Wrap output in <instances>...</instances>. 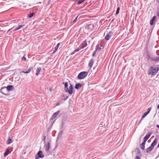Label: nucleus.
I'll return each instance as SVG.
<instances>
[{
    "label": "nucleus",
    "mask_w": 159,
    "mask_h": 159,
    "mask_svg": "<svg viewBox=\"0 0 159 159\" xmlns=\"http://www.w3.org/2000/svg\"><path fill=\"white\" fill-rule=\"evenodd\" d=\"M62 131H61L59 133L58 135L61 136L62 135Z\"/></svg>",
    "instance_id": "nucleus-42"
},
{
    "label": "nucleus",
    "mask_w": 159,
    "mask_h": 159,
    "mask_svg": "<svg viewBox=\"0 0 159 159\" xmlns=\"http://www.w3.org/2000/svg\"><path fill=\"white\" fill-rule=\"evenodd\" d=\"M44 157V155L42 151H39L37 153L35 156V159H38L39 158H43Z\"/></svg>",
    "instance_id": "nucleus-5"
},
{
    "label": "nucleus",
    "mask_w": 159,
    "mask_h": 159,
    "mask_svg": "<svg viewBox=\"0 0 159 159\" xmlns=\"http://www.w3.org/2000/svg\"><path fill=\"white\" fill-rule=\"evenodd\" d=\"M45 151L46 152H48L50 148V143L48 142L47 144L45 145Z\"/></svg>",
    "instance_id": "nucleus-15"
},
{
    "label": "nucleus",
    "mask_w": 159,
    "mask_h": 159,
    "mask_svg": "<svg viewBox=\"0 0 159 159\" xmlns=\"http://www.w3.org/2000/svg\"><path fill=\"white\" fill-rule=\"evenodd\" d=\"M60 45V43H58L56 46L54 48V50L53 51V52H52L53 54H54L57 50L59 47V45Z\"/></svg>",
    "instance_id": "nucleus-19"
},
{
    "label": "nucleus",
    "mask_w": 159,
    "mask_h": 159,
    "mask_svg": "<svg viewBox=\"0 0 159 159\" xmlns=\"http://www.w3.org/2000/svg\"><path fill=\"white\" fill-rule=\"evenodd\" d=\"M80 48H77L75 50L72 52L70 53V55H72L74 54L76 52L79 51L80 50Z\"/></svg>",
    "instance_id": "nucleus-23"
},
{
    "label": "nucleus",
    "mask_w": 159,
    "mask_h": 159,
    "mask_svg": "<svg viewBox=\"0 0 159 159\" xmlns=\"http://www.w3.org/2000/svg\"><path fill=\"white\" fill-rule=\"evenodd\" d=\"M85 1V0H79L77 3V5H79Z\"/></svg>",
    "instance_id": "nucleus-27"
},
{
    "label": "nucleus",
    "mask_w": 159,
    "mask_h": 159,
    "mask_svg": "<svg viewBox=\"0 0 159 159\" xmlns=\"http://www.w3.org/2000/svg\"><path fill=\"white\" fill-rule=\"evenodd\" d=\"M157 1L158 0H157Z\"/></svg>",
    "instance_id": "nucleus-52"
},
{
    "label": "nucleus",
    "mask_w": 159,
    "mask_h": 159,
    "mask_svg": "<svg viewBox=\"0 0 159 159\" xmlns=\"http://www.w3.org/2000/svg\"><path fill=\"white\" fill-rule=\"evenodd\" d=\"M96 51H94L93 52V53H92V56H94L96 54Z\"/></svg>",
    "instance_id": "nucleus-38"
},
{
    "label": "nucleus",
    "mask_w": 159,
    "mask_h": 159,
    "mask_svg": "<svg viewBox=\"0 0 159 159\" xmlns=\"http://www.w3.org/2000/svg\"><path fill=\"white\" fill-rule=\"evenodd\" d=\"M93 64V62L92 59H91L89 61V66L90 67V68L92 67Z\"/></svg>",
    "instance_id": "nucleus-22"
},
{
    "label": "nucleus",
    "mask_w": 159,
    "mask_h": 159,
    "mask_svg": "<svg viewBox=\"0 0 159 159\" xmlns=\"http://www.w3.org/2000/svg\"><path fill=\"white\" fill-rule=\"evenodd\" d=\"M135 151L137 152L136 153L137 155L142 156L141 153L140 152L139 149L138 148H136Z\"/></svg>",
    "instance_id": "nucleus-17"
},
{
    "label": "nucleus",
    "mask_w": 159,
    "mask_h": 159,
    "mask_svg": "<svg viewBox=\"0 0 159 159\" xmlns=\"http://www.w3.org/2000/svg\"><path fill=\"white\" fill-rule=\"evenodd\" d=\"M45 139H46V136H44L43 138V142L44 143H45Z\"/></svg>",
    "instance_id": "nucleus-35"
},
{
    "label": "nucleus",
    "mask_w": 159,
    "mask_h": 159,
    "mask_svg": "<svg viewBox=\"0 0 159 159\" xmlns=\"http://www.w3.org/2000/svg\"><path fill=\"white\" fill-rule=\"evenodd\" d=\"M9 149H7L6 151L4 153V155L5 156H7V155H8V154H9Z\"/></svg>",
    "instance_id": "nucleus-25"
},
{
    "label": "nucleus",
    "mask_w": 159,
    "mask_h": 159,
    "mask_svg": "<svg viewBox=\"0 0 159 159\" xmlns=\"http://www.w3.org/2000/svg\"><path fill=\"white\" fill-rule=\"evenodd\" d=\"M157 15L158 16H159V8H158L157 11Z\"/></svg>",
    "instance_id": "nucleus-39"
},
{
    "label": "nucleus",
    "mask_w": 159,
    "mask_h": 159,
    "mask_svg": "<svg viewBox=\"0 0 159 159\" xmlns=\"http://www.w3.org/2000/svg\"><path fill=\"white\" fill-rule=\"evenodd\" d=\"M63 84L64 85L65 92L68 93L70 95L72 94L73 92V89L72 85L70 84V85L68 89V84L67 82L63 83Z\"/></svg>",
    "instance_id": "nucleus-2"
},
{
    "label": "nucleus",
    "mask_w": 159,
    "mask_h": 159,
    "mask_svg": "<svg viewBox=\"0 0 159 159\" xmlns=\"http://www.w3.org/2000/svg\"><path fill=\"white\" fill-rule=\"evenodd\" d=\"M82 85L80 83H78L75 84V88L77 90L79 89L82 86Z\"/></svg>",
    "instance_id": "nucleus-12"
},
{
    "label": "nucleus",
    "mask_w": 159,
    "mask_h": 159,
    "mask_svg": "<svg viewBox=\"0 0 159 159\" xmlns=\"http://www.w3.org/2000/svg\"><path fill=\"white\" fill-rule=\"evenodd\" d=\"M113 33L111 31H109L107 33L105 37V39L107 40H108L112 36Z\"/></svg>",
    "instance_id": "nucleus-6"
},
{
    "label": "nucleus",
    "mask_w": 159,
    "mask_h": 159,
    "mask_svg": "<svg viewBox=\"0 0 159 159\" xmlns=\"http://www.w3.org/2000/svg\"><path fill=\"white\" fill-rule=\"evenodd\" d=\"M159 138L157 136L156 137L154 140L153 142L152 143L150 147L152 148L153 149L154 148V146L156 145L158 140Z\"/></svg>",
    "instance_id": "nucleus-7"
},
{
    "label": "nucleus",
    "mask_w": 159,
    "mask_h": 159,
    "mask_svg": "<svg viewBox=\"0 0 159 159\" xmlns=\"http://www.w3.org/2000/svg\"><path fill=\"white\" fill-rule=\"evenodd\" d=\"M12 142V138H9L7 141V144H10Z\"/></svg>",
    "instance_id": "nucleus-21"
},
{
    "label": "nucleus",
    "mask_w": 159,
    "mask_h": 159,
    "mask_svg": "<svg viewBox=\"0 0 159 159\" xmlns=\"http://www.w3.org/2000/svg\"><path fill=\"white\" fill-rule=\"evenodd\" d=\"M156 127H157V128H158L159 129V125H156Z\"/></svg>",
    "instance_id": "nucleus-47"
},
{
    "label": "nucleus",
    "mask_w": 159,
    "mask_h": 159,
    "mask_svg": "<svg viewBox=\"0 0 159 159\" xmlns=\"http://www.w3.org/2000/svg\"><path fill=\"white\" fill-rule=\"evenodd\" d=\"M142 120V119H141V120L139 121V124L141 123Z\"/></svg>",
    "instance_id": "nucleus-50"
},
{
    "label": "nucleus",
    "mask_w": 159,
    "mask_h": 159,
    "mask_svg": "<svg viewBox=\"0 0 159 159\" xmlns=\"http://www.w3.org/2000/svg\"><path fill=\"white\" fill-rule=\"evenodd\" d=\"M32 69V67H30L28 68L27 69H25L22 71V72L24 73H30L31 69Z\"/></svg>",
    "instance_id": "nucleus-9"
},
{
    "label": "nucleus",
    "mask_w": 159,
    "mask_h": 159,
    "mask_svg": "<svg viewBox=\"0 0 159 159\" xmlns=\"http://www.w3.org/2000/svg\"><path fill=\"white\" fill-rule=\"evenodd\" d=\"M60 112V111H58L54 113L52 116L51 119H53L56 117Z\"/></svg>",
    "instance_id": "nucleus-13"
},
{
    "label": "nucleus",
    "mask_w": 159,
    "mask_h": 159,
    "mask_svg": "<svg viewBox=\"0 0 159 159\" xmlns=\"http://www.w3.org/2000/svg\"><path fill=\"white\" fill-rule=\"evenodd\" d=\"M6 91H7L6 89V87L2 88L0 89V92L1 93L5 95H7V94H6L5 93Z\"/></svg>",
    "instance_id": "nucleus-11"
},
{
    "label": "nucleus",
    "mask_w": 159,
    "mask_h": 159,
    "mask_svg": "<svg viewBox=\"0 0 159 159\" xmlns=\"http://www.w3.org/2000/svg\"><path fill=\"white\" fill-rule=\"evenodd\" d=\"M87 46V43L86 40L84 41L83 43L80 45L79 48L80 49H83Z\"/></svg>",
    "instance_id": "nucleus-8"
},
{
    "label": "nucleus",
    "mask_w": 159,
    "mask_h": 159,
    "mask_svg": "<svg viewBox=\"0 0 159 159\" xmlns=\"http://www.w3.org/2000/svg\"><path fill=\"white\" fill-rule=\"evenodd\" d=\"M24 25H19L18 26L16 27V28L15 30V31H16V30H19V29L21 28V27H23Z\"/></svg>",
    "instance_id": "nucleus-26"
},
{
    "label": "nucleus",
    "mask_w": 159,
    "mask_h": 159,
    "mask_svg": "<svg viewBox=\"0 0 159 159\" xmlns=\"http://www.w3.org/2000/svg\"><path fill=\"white\" fill-rule=\"evenodd\" d=\"M153 149L150 146L146 149V152L148 153L151 152Z\"/></svg>",
    "instance_id": "nucleus-20"
},
{
    "label": "nucleus",
    "mask_w": 159,
    "mask_h": 159,
    "mask_svg": "<svg viewBox=\"0 0 159 159\" xmlns=\"http://www.w3.org/2000/svg\"><path fill=\"white\" fill-rule=\"evenodd\" d=\"M6 88L7 89V90L8 91L13 90L14 89V86L11 85L7 86L6 87Z\"/></svg>",
    "instance_id": "nucleus-10"
},
{
    "label": "nucleus",
    "mask_w": 159,
    "mask_h": 159,
    "mask_svg": "<svg viewBox=\"0 0 159 159\" xmlns=\"http://www.w3.org/2000/svg\"><path fill=\"white\" fill-rule=\"evenodd\" d=\"M78 16H77L76 18H75L73 20V21L72 22H75L76 20L77 19V18L78 17Z\"/></svg>",
    "instance_id": "nucleus-41"
},
{
    "label": "nucleus",
    "mask_w": 159,
    "mask_h": 159,
    "mask_svg": "<svg viewBox=\"0 0 159 159\" xmlns=\"http://www.w3.org/2000/svg\"><path fill=\"white\" fill-rule=\"evenodd\" d=\"M52 90V89L51 88H49V91H51Z\"/></svg>",
    "instance_id": "nucleus-48"
},
{
    "label": "nucleus",
    "mask_w": 159,
    "mask_h": 159,
    "mask_svg": "<svg viewBox=\"0 0 159 159\" xmlns=\"http://www.w3.org/2000/svg\"><path fill=\"white\" fill-rule=\"evenodd\" d=\"M120 10V8L119 7H117V9H116V15H117L119 13Z\"/></svg>",
    "instance_id": "nucleus-30"
},
{
    "label": "nucleus",
    "mask_w": 159,
    "mask_h": 159,
    "mask_svg": "<svg viewBox=\"0 0 159 159\" xmlns=\"http://www.w3.org/2000/svg\"><path fill=\"white\" fill-rule=\"evenodd\" d=\"M60 103H61L60 102L57 103L56 104V106H58L60 105L61 104Z\"/></svg>",
    "instance_id": "nucleus-43"
},
{
    "label": "nucleus",
    "mask_w": 159,
    "mask_h": 159,
    "mask_svg": "<svg viewBox=\"0 0 159 159\" xmlns=\"http://www.w3.org/2000/svg\"><path fill=\"white\" fill-rule=\"evenodd\" d=\"M156 18V16H154L151 20L150 22V25H152L153 24L154 21L155 20Z\"/></svg>",
    "instance_id": "nucleus-14"
},
{
    "label": "nucleus",
    "mask_w": 159,
    "mask_h": 159,
    "mask_svg": "<svg viewBox=\"0 0 159 159\" xmlns=\"http://www.w3.org/2000/svg\"><path fill=\"white\" fill-rule=\"evenodd\" d=\"M146 142L143 141L142 143H141L143 145H145Z\"/></svg>",
    "instance_id": "nucleus-44"
},
{
    "label": "nucleus",
    "mask_w": 159,
    "mask_h": 159,
    "mask_svg": "<svg viewBox=\"0 0 159 159\" xmlns=\"http://www.w3.org/2000/svg\"><path fill=\"white\" fill-rule=\"evenodd\" d=\"M159 70V65H153L150 66L148 69V74L151 76H154L158 72Z\"/></svg>",
    "instance_id": "nucleus-1"
},
{
    "label": "nucleus",
    "mask_w": 159,
    "mask_h": 159,
    "mask_svg": "<svg viewBox=\"0 0 159 159\" xmlns=\"http://www.w3.org/2000/svg\"><path fill=\"white\" fill-rule=\"evenodd\" d=\"M101 47H99V44L96 47V51L97 50H100L101 49Z\"/></svg>",
    "instance_id": "nucleus-32"
},
{
    "label": "nucleus",
    "mask_w": 159,
    "mask_h": 159,
    "mask_svg": "<svg viewBox=\"0 0 159 159\" xmlns=\"http://www.w3.org/2000/svg\"><path fill=\"white\" fill-rule=\"evenodd\" d=\"M88 74V72L82 71L80 72L77 76V78L79 80H82Z\"/></svg>",
    "instance_id": "nucleus-4"
},
{
    "label": "nucleus",
    "mask_w": 159,
    "mask_h": 159,
    "mask_svg": "<svg viewBox=\"0 0 159 159\" xmlns=\"http://www.w3.org/2000/svg\"><path fill=\"white\" fill-rule=\"evenodd\" d=\"M140 156L136 155L135 156V159H140V157H139Z\"/></svg>",
    "instance_id": "nucleus-37"
},
{
    "label": "nucleus",
    "mask_w": 159,
    "mask_h": 159,
    "mask_svg": "<svg viewBox=\"0 0 159 159\" xmlns=\"http://www.w3.org/2000/svg\"><path fill=\"white\" fill-rule=\"evenodd\" d=\"M151 108L149 107L147 109V111H146L148 114L150 112L151 110Z\"/></svg>",
    "instance_id": "nucleus-33"
},
{
    "label": "nucleus",
    "mask_w": 159,
    "mask_h": 159,
    "mask_svg": "<svg viewBox=\"0 0 159 159\" xmlns=\"http://www.w3.org/2000/svg\"><path fill=\"white\" fill-rule=\"evenodd\" d=\"M65 101V100L63 99L60 100V102L61 103H62L64 102Z\"/></svg>",
    "instance_id": "nucleus-40"
},
{
    "label": "nucleus",
    "mask_w": 159,
    "mask_h": 159,
    "mask_svg": "<svg viewBox=\"0 0 159 159\" xmlns=\"http://www.w3.org/2000/svg\"><path fill=\"white\" fill-rule=\"evenodd\" d=\"M151 134L152 133L151 132H149L145 135L144 138L148 140V139L150 136Z\"/></svg>",
    "instance_id": "nucleus-16"
},
{
    "label": "nucleus",
    "mask_w": 159,
    "mask_h": 159,
    "mask_svg": "<svg viewBox=\"0 0 159 159\" xmlns=\"http://www.w3.org/2000/svg\"><path fill=\"white\" fill-rule=\"evenodd\" d=\"M34 14V12L31 13L29 14L28 16L30 18H31L33 16Z\"/></svg>",
    "instance_id": "nucleus-28"
},
{
    "label": "nucleus",
    "mask_w": 159,
    "mask_h": 159,
    "mask_svg": "<svg viewBox=\"0 0 159 159\" xmlns=\"http://www.w3.org/2000/svg\"><path fill=\"white\" fill-rule=\"evenodd\" d=\"M148 114L147 112L144 113L142 116V119L144 118Z\"/></svg>",
    "instance_id": "nucleus-29"
},
{
    "label": "nucleus",
    "mask_w": 159,
    "mask_h": 159,
    "mask_svg": "<svg viewBox=\"0 0 159 159\" xmlns=\"http://www.w3.org/2000/svg\"><path fill=\"white\" fill-rule=\"evenodd\" d=\"M157 108L159 109V104L157 106Z\"/></svg>",
    "instance_id": "nucleus-49"
},
{
    "label": "nucleus",
    "mask_w": 159,
    "mask_h": 159,
    "mask_svg": "<svg viewBox=\"0 0 159 159\" xmlns=\"http://www.w3.org/2000/svg\"><path fill=\"white\" fill-rule=\"evenodd\" d=\"M51 0H49V1H48V4H49V3H50V2H51Z\"/></svg>",
    "instance_id": "nucleus-46"
},
{
    "label": "nucleus",
    "mask_w": 159,
    "mask_h": 159,
    "mask_svg": "<svg viewBox=\"0 0 159 159\" xmlns=\"http://www.w3.org/2000/svg\"><path fill=\"white\" fill-rule=\"evenodd\" d=\"M147 140L146 139H145L144 138H143V141L146 142Z\"/></svg>",
    "instance_id": "nucleus-45"
},
{
    "label": "nucleus",
    "mask_w": 159,
    "mask_h": 159,
    "mask_svg": "<svg viewBox=\"0 0 159 159\" xmlns=\"http://www.w3.org/2000/svg\"><path fill=\"white\" fill-rule=\"evenodd\" d=\"M41 70V68L40 67H39L36 70V75H38V73H39Z\"/></svg>",
    "instance_id": "nucleus-24"
},
{
    "label": "nucleus",
    "mask_w": 159,
    "mask_h": 159,
    "mask_svg": "<svg viewBox=\"0 0 159 159\" xmlns=\"http://www.w3.org/2000/svg\"><path fill=\"white\" fill-rule=\"evenodd\" d=\"M100 47H102V45H100Z\"/></svg>",
    "instance_id": "nucleus-51"
},
{
    "label": "nucleus",
    "mask_w": 159,
    "mask_h": 159,
    "mask_svg": "<svg viewBox=\"0 0 159 159\" xmlns=\"http://www.w3.org/2000/svg\"><path fill=\"white\" fill-rule=\"evenodd\" d=\"M93 27L94 25L91 24H89L87 26V27L88 28V29L90 30H92V29L93 28Z\"/></svg>",
    "instance_id": "nucleus-18"
},
{
    "label": "nucleus",
    "mask_w": 159,
    "mask_h": 159,
    "mask_svg": "<svg viewBox=\"0 0 159 159\" xmlns=\"http://www.w3.org/2000/svg\"><path fill=\"white\" fill-rule=\"evenodd\" d=\"M145 145H143L142 144H141L140 145V148L142 150H143L145 148Z\"/></svg>",
    "instance_id": "nucleus-31"
},
{
    "label": "nucleus",
    "mask_w": 159,
    "mask_h": 159,
    "mask_svg": "<svg viewBox=\"0 0 159 159\" xmlns=\"http://www.w3.org/2000/svg\"><path fill=\"white\" fill-rule=\"evenodd\" d=\"M147 56L148 59L152 61H159V56H156L154 54L148 53Z\"/></svg>",
    "instance_id": "nucleus-3"
},
{
    "label": "nucleus",
    "mask_w": 159,
    "mask_h": 159,
    "mask_svg": "<svg viewBox=\"0 0 159 159\" xmlns=\"http://www.w3.org/2000/svg\"><path fill=\"white\" fill-rule=\"evenodd\" d=\"M21 60L22 61H26V58L25 57H23L22 58H21Z\"/></svg>",
    "instance_id": "nucleus-36"
},
{
    "label": "nucleus",
    "mask_w": 159,
    "mask_h": 159,
    "mask_svg": "<svg viewBox=\"0 0 159 159\" xmlns=\"http://www.w3.org/2000/svg\"><path fill=\"white\" fill-rule=\"evenodd\" d=\"M63 99L65 101L68 98V96H63Z\"/></svg>",
    "instance_id": "nucleus-34"
}]
</instances>
